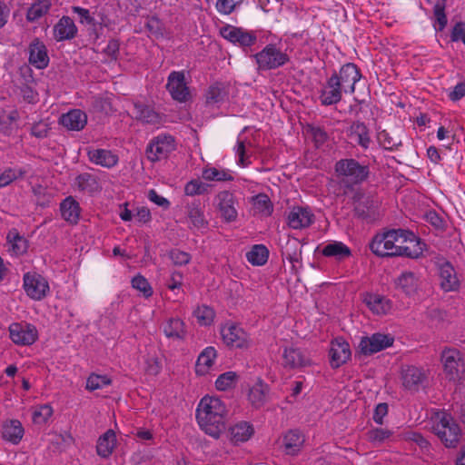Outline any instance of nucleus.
<instances>
[{
  "instance_id": "nucleus-54",
  "label": "nucleus",
  "mask_w": 465,
  "mask_h": 465,
  "mask_svg": "<svg viewBox=\"0 0 465 465\" xmlns=\"http://www.w3.org/2000/svg\"><path fill=\"white\" fill-rule=\"evenodd\" d=\"M12 232L8 233L7 239L12 243V249L15 254H23L27 249V241L20 236L17 232L14 233L12 238Z\"/></svg>"
},
{
  "instance_id": "nucleus-6",
  "label": "nucleus",
  "mask_w": 465,
  "mask_h": 465,
  "mask_svg": "<svg viewBox=\"0 0 465 465\" xmlns=\"http://www.w3.org/2000/svg\"><path fill=\"white\" fill-rule=\"evenodd\" d=\"M435 434L448 448H454L460 441V429L451 417L444 416L434 427Z\"/></svg>"
},
{
  "instance_id": "nucleus-25",
  "label": "nucleus",
  "mask_w": 465,
  "mask_h": 465,
  "mask_svg": "<svg viewBox=\"0 0 465 465\" xmlns=\"http://www.w3.org/2000/svg\"><path fill=\"white\" fill-rule=\"evenodd\" d=\"M59 123L68 130L80 131L85 126L87 116L83 111L74 109L64 114Z\"/></svg>"
},
{
  "instance_id": "nucleus-2",
  "label": "nucleus",
  "mask_w": 465,
  "mask_h": 465,
  "mask_svg": "<svg viewBox=\"0 0 465 465\" xmlns=\"http://www.w3.org/2000/svg\"><path fill=\"white\" fill-rule=\"evenodd\" d=\"M335 172L341 182L347 186L360 184L367 180L370 174L368 165L361 164L353 158L341 159L335 163Z\"/></svg>"
},
{
  "instance_id": "nucleus-37",
  "label": "nucleus",
  "mask_w": 465,
  "mask_h": 465,
  "mask_svg": "<svg viewBox=\"0 0 465 465\" xmlns=\"http://www.w3.org/2000/svg\"><path fill=\"white\" fill-rule=\"evenodd\" d=\"M282 256L283 259L288 260L292 264V272H298L297 263L301 262V251L298 250L297 240H289L286 246L282 249Z\"/></svg>"
},
{
  "instance_id": "nucleus-59",
  "label": "nucleus",
  "mask_w": 465,
  "mask_h": 465,
  "mask_svg": "<svg viewBox=\"0 0 465 465\" xmlns=\"http://www.w3.org/2000/svg\"><path fill=\"white\" fill-rule=\"evenodd\" d=\"M17 119V112L13 111L9 114L3 116L0 121V132L5 135H10L13 132V123Z\"/></svg>"
},
{
  "instance_id": "nucleus-48",
  "label": "nucleus",
  "mask_w": 465,
  "mask_h": 465,
  "mask_svg": "<svg viewBox=\"0 0 465 465\" xmlns=\"http://www.w3.org/2000/svg\"><path fill=\"white\" fill-rule=\"evenodd\" d=\"M391 434V431L389 430L375 428L367 431L366 438L370 442L381 444L385 440L389 439Z\"/></svg>"
},
{
  "instance_id": "nucleus-57",
  "label": "nucleus",
  "mask_w": 465,
  "mask_h": 465,
  "mask_svg": "<svg viewBox=\"0 0 465 465\" xmlns=\"http://www.w3.org/2000/svg\"><path fill=\"white\" fill-rule=\"evenodd\" d=\"M110 383L111 380L106 376L92 374L87 379L86 389L89 391H94L103 388L104 386L109 385Z\"/></svg>"
},
{
  "instance_id": "nucleus-47",
  "label": "nucleus",
  "mask_w": 465,
  "mask_h": 465,
  "mask_svg": "<svg viewBox=\"0 0 465 465\" xmlns=\"http://www.w3.org/2000/svg\"><path fill=\"white\" fill-rule=\"evenodd\" d=\"M51 130L48 119H42L34 123L30 127V134L37 139H44L48 136Z\"/></svg>"
},
{
  "instance_id": "nucleus-15",
  "label": "nucleus",
  "mask_w": 465,
  "mask_h": 465,
  "mask_svg": "<svg viewBox=\"0 0 465 465\" xmlns=\"http://www.w3.org/2000/svg\"><path fill=\"white\" fill-rule=\"evenodd\" d=\"M166 88L173 99L178 102H186L190 96L183 72H172L168 76Z\"/></svg>"
},
{
  "instance_id": "nucleus-44",
  "label": "nucleus",
  "mask_w": 465,
  "mask_h": 465,
  "mask_svg": "<svg viewBox=\"0 0 465 465\" xmlns=\"http://www.w3.org/2000/svg\"><path fill=\"white\" fill-rule=\"evenodd\" d=\"M183 322L180 319H170L164 326V333L169 338L183 339L184 336Z\"/></svg>"
},
{
  "instance_id": "nucleus-58",
  "label": "nucleus",
  "mask_w": 465,
  "mask_h": 465,
  "mask_svg": "<svg viewBox=\"0 0 465 465\" xmlns=\"http://www.w3.org/2000/svg\"><path fill=\"white\" fill-rule=\"evenodd\" d=\"M78 188L82 191H91L96 184V180L94 175L88 173L79 174L75 179Z\"/></svg>"
},
{
  "instance_id": "nucleus-52",
  "label": "nucleus",
  "mask_w": 465,
  "mask_h": 465,
  "mask_svg": "<svg viewBox=\"0 0 465 465\" xmlns=\"http://www.w3.org/2000/svg\"><path fill=\"white\" fill-rule=\"evenodd\" d=\"M237 379V374L233 371H227L221 374L216 381L215 386L219 391H226L231 388Z\"/></svg>"
},
{
  "instance_id": "nucleus-11",
  "label": "nucleus",
  "mask_w": 465,
  "mask_h": 465,
  "mask_svg": "<svg viewBox=\"0 0 465 465\" xmlns=\"http://www.w3.org/2000/svg\"><path fill=\"white\" fill-rule=\"evenodd\" d=\"M220 34L224 39L243 48L253 45L257 41L254 34L230 25L223 26Z\"/></svg>"
},
{
  "instance_id": "nucleus-20",
  "label": "nucleus",
  "mask_w": 465,
  "mask_h": 465,
  "mask_svg": "<svg viewBox=\"0 0 465 465\" xmlns=\"http://www.w3.org/2000/svg\"><path fill=\"white\" fill-rule=\"evenodd\" d=\"M29 63L38 69L48 66L49 57L46 46L38 38L34 39L29 45Z\"/></svg>"
},
{
  "instance_id": "nucleus-64",
  "label": "nucleus",
  "mask_w": 465,
  "mask_h": 465,
  "mask_svg": "<svg viewBox=\"0 0 465 465\" xmlns=\"http://www.w3.org/2000/svg\"><path fill=\"white\" fill-rule=\"evenodd\" d=\"M237 3V0H218L216 8L219 12L229 15L233 11Z\"/></svg>"
},
{
  "instance_id": "nucleus-10",
  "label": "nucleus",
  "mask_w": 465,
  "mask_h": 465,
  "mask_svg": "<svg viewBox=\"0 0 465 465\" xmlns=\"http://www.w3.org/2000/svg\"><path fill=\"white\" fill-rule=\"evenodd\" d=\"M401 380L403 387L412 392H417L420 388L425 387L428 381L426 371L417 366H406L401 371Z\"/></svg>"
},
{
  "instance_id": "nucleus-23",
  "label": "nucleus",
  "mask_w": 465,
  "mask_h": 465,
  "mask_svg": "<svg viewBox=\"0 0 465 465\" xmlns=\"http://www.w3.org/2000/svg\"><path fill=\"white\" fill-rule=\"evenodd\" d=\"M313 222V214L306 208L293 207L288 215V224L292 229H302Z\"/></svg>"
},
{
  "instance_id": "nucleus-51",
  "label": "nucleus",
  "mask_w": 465,
  "mask_h": 465,
  "mask_svg": "<svg viewBox=\"0 0 465 465\" xmlns=\"http://www.w3.org/2000/svg\"><path fill=\"white\" fill-rule=\"evenodd\" d=\"M446 2L447 0H437L434 7H433V13L434 16L436 18V21L439 24V30L442 31L444 27L447 25V16L445 14V8H446Z\"/></svg>"
},
{
  "instance_id": "nucleus-33",
  "label": "nucleus",
  "mask_w": 465,
  "mask_h": 465,
  "mask_svg": "<svg viewBox=\"0 0 465 465\" xmlns=\"http://www.w3.org/2000/svg\"><path fill=\"white\" fill-rule=\"evenodd\" d=\"M134 107L136 120L151 124L159 123V114L151 106L143 103H135Z\"/></svg>"
},
{
  "instance_id": "nucleus-30",
  "label": "nucleus",
  "mask_w": 465,
  "mask_h": 465,
  "mask_svg": "<svg viewBox=\"0 0 465 465\" xmlns=\"http://www.w3.org/2000/svg\"><path fill=\"white\" fill-rule=\"evenodd\" d=\"M115 444V432L113 430H108L98 439L96 445L97 454L102 458H108L112 454Z\"/></svg>"
},
{
  "instance_id": "nucleus-43",
  "label": "nucleus",
  "mask_w": 465,
  "mask_h": 465,
  "mask_svg": "<svg viewBox=\"0 0 465 465\" xmlns=\"http://www.w3.org/2000/svg\"><path fill=\"white\" fill-rule=\"evenodd\" d=\"M267 392V385L260 381L250 389L249 400L253 406L260 407L264 403Z\"/></svg>"
},
{
  "instance_id": "nucleus-31",
  "label": "nucleus",
  "mask_w": 465,
  "mask_h": 465,
  "mask_svg": "<svg viewBox=\"0 0 465 465\" xmlns=\"http://www.w3.org/2000/svg\"><path fill=\"white\" fill-rule=\"evenodd\" d=\"M367 306L376 314H386L391 309V302L380 294H369L365 298Z\"/></svg>"
},
{
  "instance_id": "nucleus-50",
  "label": "nucleus",
  "mask_w": 465,
  "mask_h": 465,
  "mask_svg": "<svg viewBox=\"0 0 465 465\" xmlns=\"http://www.w3.org/2000/svg\"><path fill=\"white\" fill-rule=\"evenodd\" d=\"M133 288L138 290L145 298L153 295V289L148 281L141 274H137L132 280Z\"/></svg>"
},
{
  "instance_id": "nucleus-24",
  "label": "nucleus",
  "mask_w": 465,
  "mask_h": 465,
  "mask_svg": "<svg viewBox=\"0 0 465 465\" xmlns=\"http://www.w3.org/2000/svg\"><path fill=\"white\" fill-rule=\"evenodd\" d=\"M24 433V427L18 420H7L2 424V438L15 445L21 441Z\"/></svg>"
},
{
  "instance_id": "nucleus-16",
  "label": "nucleus",
  "mask_w": 465,
  "mask_h": 465,
  "mask_svg": "<svg viewBox=\"0 0 465 465\" xmlns=\"http://www.w3.org/2000/svg\"><path fill=\"white\" fill-rule=\"evenodd\" d=\"M361 76L360 70L356 64L348 63L340 69L339 74H337V80L340 84L339 85L345 93H353L355 84L360 80Z\"/></svg>"
},
{
  "instance_id": "nucleus-39",
  "label": "nucleus",
  "mask_w": 465,
  "mask_h": 465,
  "mask_svg": "<svg viewBox=\"0 0 465 465\" xmlns=\"http://www.w3.org/2000/svg\"><path fill=\"white\" fill-rule=\"evenodd\" d=\"M396 285L408 296L414 294L418 287L417 279L411 272L401 273L396 280Z\"/></svg>"
},
{
  "instance_id": "nucleus-41",
  "label": "nucleus",
  "mask_w": 465,
  "mask_h": 465,
  "mask_svg": "<svg viewBox=\"0 0 465 465\" xmlns=\"http://www.w3.org/2000/svg\"><path fill=\"white\" fill-rule=\"evenodd\" d=\"M269 257L268 249L262 244L254 245L251 251L246 253V258L252 265L261 266L267 262Z\"/></svg>"
},
{
  "instance_id": "nucleus-35",
  "label": "nucleus",
  "mask_w": 465,
  "mask_h": 465,
  "mask_svg": "<svg viewBox=\"0 0 465 465\" xmlns=\"http://www.w3.org/2000/svg\"><path fill=\"white\" fill-rule=\"evenodd\" d=\"M350 138L363 148H367L370 143L368 128L363 123L354 122L350 129Z\"/></svg>"
},
{
  "instance_id": "nucleus-14",
  "label": "nucleus",
  "mask_w": 465,
  "mask_h": 465,
  "mask_svg": "<svg viewBox=\"0 0 465 465\" xmlns=\"http://www.w3.org/2000/svg\"><path fill=\"white\" fill-rule=\"evenodd\" d=\"M9 332L11 340L18 345H31L37 340V330L29 323L14 322Z\"/></svg>"
},
{
  "instance_id": "nucleus-38",
  "label": "nucleus",
  "mask_w": 465,
  "mask_h": 465,
  "mask_svg": "<svg viewBox=\"0 0 465 465\" xmlns=\"http://www.w3.org/2000/svg\"><path fill=\"white\" fill-rule=\"evenodd\" d=\"M215 358L216 351L213 347H207L204 349L198 357L196 362V373L204 375L213 365Z\"/></svg>"
},
{
  "instance_id": "nucleus-18",
  "label": "nucleus",
  "mask_w": 465,
  "mask_h": 465,
  "mask_svg": "<svg viewBox=\"0 0 465 465\" xmlns=\"http://www.w3.org/2000/svg\"><path fill=\"white\" fill-rule=\"evenodd\" d=\"M217 209L223 219L231 223L236 220L237 211L234 207V198L228 191L220 192L215 197Z\"/></svg>"
},
{
  "instance_id": "nucleus-42",
  "label": "nucleus",
  "mask_w": 465,
  "mask_h": 465,
  "mask_svg": "<svg viewBox=\"0 0 465 465\" xmlns=\"http://www.w3.org/2000/svg\"><path fill=\"white\" fill-rule=\"evenodd\" d=\"M51 0H36L26 13V19L35 22L45 15L51 7Z\"/></svg>"
},
{
  "instance_id": "nucleus-29",
  "label": "nucleus",
  "mask_w": 465,
  "mask_h": 465,
  "mask_svg": "<svg viewBox=\"0 0 465 465\" xmlns=\"http://www.w3.org/2000/svg\"><path fill=\"white\" fill-rule=\"evenodd\" d=\"M60 212L66 222L72 224L77 223L80 216V206L72 196H68L61 203Z\"/></svg>"
},
{
  "instance_id": "nucleus-7",
  "label": "nucleus",
  "mask_w": 465,
  "mask_h": 465,
  "mask_svg": "<svg viewBox=\"0 0 465 465\" xmlns=\"http://www.w3.org/2000/svg\"><path fill=\"white\" fill-rule=\"evenodd\" d=\"M23 280L25 292L31 299L41 301L47 295L49 284L41 274L35 272H28L24 274Z\"/></svg>"
},
{
  "instance_id": "nucleus-56",
  "label": "nucleus",
  "mask_w": 465,
  "mask_h": 465,
  "mask_svg": "<svg viewBox=\"0 0 465 465\" xmlns=\"http://www.w3.org/2000/svg\"><path fill=\"white\" fill-rule=\"evenodd\" d=\"M378 139L386 150H393L401 144V139L391 136L388 132L382 131L379 134Z\"/></svg>"
},
{
  "instance_id": "nucleus-21",
  "label": "nucleus",
  "mask_w": 465,
  "mask_h": 465,
  "mask_svg": "<svg viewBox=\"0 0 465 465\" xmlns=\"http://www.w3.org/2000/svg\"><path fill=\"white\" fill-rule=\"evenodd\" d=\"M337 74L334 73L327 81L326 86L322 90L320 99L323 105H331L341 99L342 88L339 85Z\"/></svg>"
},
{
  "instance_id": "nucleus-46",
  "label": "nucleus",
  "mask_w": 465,
  "mask_h": 465,
  "mask_svg": "<svg viewBox=\"0 0 465 465\" xmlns=\"http://www.w3.org/2000/svg\"><path fill=\"white\" fill-rule=\"evenodd\" d=\"M193 315L197 319L198 323L203 326L212 324L214 319V311L209 306L198 307L194 312Z\"/></svg>"
},
{
  "instance_id": "nucleus-63",
  "label": "nucleus",
  "mask_w": 465,
  "mask_h": 465,
  "mask_svg": "<svg viewBox=\"0 0 465 465\" xmlns=\"http://www.w3.org/2000/svg\"><path fill=\"white\" fill-rule=\"evenodd\" d=\"M310 130L316 145L323 144L327 141L328 134L322 128L311 126Z\"/></svg>"
},
{
  "instance_id": "nucleus-19",
  "label": "nucleus",
  "mask_w": 465,
  "mask_h": 465,
  "mask_svg": "<svg viewBox=\"0 0 465 465\" xmlns=\"http://www.w3.org/2000/svg\"><path fill=\"white\" fill-rule=\"evenodd\" d=\"M221 333L223 340L227 346L232 348L247 347V334L239 326L231 325L229 327H223Z\"/></svg>"
},
{
  "instance_id": "nucleus-12",
  "label": "nucleus",
  "mask_w": 465,
  "mask_h": 465,
  "mask_svg": "<svg viewBox=\"0 0 465 465\" xmlns=\"http://www.w3.org/2000/svg\"><path fill=\"white\" fill-rule=\"evenodd\" d=\"M174 149V139L171 135L157 136L147 147V158L151 162H156L166 158Z\"/></svg>"
},
{
  "instance_id": "nucleus-36",
  "label": "nucleus",
  "mask_w": 465,
  "mask_h": 465,
  "mask_svg": "<svg viewBox=\"0 0 465 465\" xmlns=\"http://www.w3.org/2000/svg\"><path fill=\"white\" fill-rule=\"evenodd\" d=\"M322 253L326 257H334L341 261L351 255L350 248L341 242H332L328 243L322 250Z\"/></svg>"
},
{
  "instance_id": "nucleus-4",
  "label": "nucleus",
  "mask_w": 465,
  "mask_h": 465,
  "mask_svg": "<svg viewBox=\"0 0 465 465\" xmlns=\"http://www.w3.org/2000/svg\"><path fill=\"white\" fill-rule=\"evenodd\" d=\"M254 58L260 70L275 69L289 61L288 54L273 45H266L261 52L254 54Z\"/></svg>"
},
{
  "instance_id": "nucleus-34",
  "label": "nucleus",
  "mask_w": 465,
  "mask_h": 465,
  "mask_svg": "<svg viewBox=\"0 0 465 465\" xmlns=\"http://www.w3.org/2000/svg\"><path fill=\"white\" fill-rule=\"evenodd\" d=\"M186 208L187 216L193 227L201 229L207 226L208 223L204 218L200 201H193L188 203Z\"/></svg>"
},
{
  "instance_id": "nucleus-45",
  "label": "nucleus",
  "mask_w": 465,
  "mask_h": 465,
  "mask_svg": "<svg viewBox=\"0 0 465 465\" xmlns=\"http://www.w3.org/2000/svg\"><path fill=\"white\" fill-rule=\"evenodd\" d=\"M203 178L207 181H232L233 177L224 170H218L214 167L206 168L203 171Z\"/></svg>"
},
{
  "instance_id": "nucleus-62",
  "label": "nucleus",
  "mask_w": 465,
  "mask_h": 465,
  "mask_svg": "<svg viewBox=\"0 0 465 465\" xmlns=\"http://www.w3.org/2000/svg\"><path fill=\"white\" fill-rule=\"evenodd\" d=\"M255 204L261 208L263 212H266L268 214H270L272 211V204L271 200L266 194H258L255 197Z\"/></svg>"
},
{
  "instance_id": "nucleus-53",
  "label": "nucleus",
  "mask_w": 465,
  "mask_h": 465,
  "mask_svg": "<svg viewBox=\"0 0 465 465\" xmlns=\"http://www.w3.org/2000/svg\"><path fill=\"white\" fill-rule=\"evenodd\" d=\"M52 414L53 409L50 405H42L34 411L33 421L35 424H45Z\"/></svg>"
},
{
  "instance_id": "nucleus-17",
  "label": "nucleus",
  "mask_w": 465,
  "mask_h": 465,
  "mask_svg": "<svg viewBox=\"0 0 465 465\" xmlns=\"http://www.w3.org/2000/svg\"><path fill=\"white\" fill-rule=\"evenodd\" d=\"M349 343L342 338H337L331 343L329 351L330 363L333 369H337L344 364L351 357Z\"/></svg>"
},
{
  "instance_id": "nucleus-40",
  "label": "nucleus",
  "mask_w": 465,
  "mask_h": 465,
  "mask_svg": "<svg viewBox=\"0 0 465 465\" xmlns=\"http://www.w3.org/2000/svg\"><path fill=\"white\" fill-rule=\"evenodd\" d=\"M284 363L291 368H298L305 366L308 360L299 349H285L283 353Z\"/></svg>"
},
{
  "instance_id": "nucleus-13",
  "label": "nucleus",
  "mask_w": 465,
  "mask_h": 465,
  "mask_svg": "<svg viewBox=\"0 0 465 465\" xmlns=\"http://www.w3.org/2000/svg\"><path fill=\"white\" fill-rule=\"evenodd\" d=\"M440 279V288L448 292H455L460 288V281L453 265L445 259H439L436 262Z\"/></svg>"
},
{
  "instance_id": "nucleus-26",
  "label": "nucleus",
  "mask_w": 465,
  "mask_h": 465,
  "mask_svg": "<svg viewBox=\"0 0 465 465\" xmlns=\"http://www.w3.org/2000/svg\"><path fill=\"white\" fill-rule=\"evenodd\" d=\"M304 436L298 430H289L282 439V445L288 455H296L300 452L303 443Z\"/></svg>"
},
{
  "instance_id": "nucleus-1",
  "label": "nucleus",
  "mask_w": 465,
  "mask_h": 465,
  "mask_svg": "<svg viewBox=\"0 0 465 465\" xmlns=\"http://www.w3.org/2000/svg\"><path fill=\"white\" fill-rule=\"evenodd\" d=\"M227 410L224 403L215 397H203L196 410L200 428L208 435L218 439L226 429Z\"/></svg>"
},
{
  "instance_id": "nucleus-60",
  "label": "nucleus",
  "mask_w": 465,
  "mask_h": 465,
  "mask_svg": "<svg viewBox=\"0 0 465 465\" xmlns=\"http://www.w3.org/2000/svg\"><path fill=\"white\" fill-rule=\"evenodd\" d=\"M169 257L175 265H185L191 260V255L188 252L180 250H172L169 252Z\"/></svg>"
},
{
  "instance_id": "nucleus-22",
  "label": "nucleus",
  "mask_w": 465,
  "mask_h": 465,
  "mask_svg": "<svg viewBox=\"0 0 465 465\" xmlns=\"http://www.w3.org/2000/svg\"><path fill=\"white\" fill-rule=\"evenodd\" d=\"M53 32L54 39L62 42L74 39L77 35V27L71 17L64 15L54 25Z\"/></svg>"
},
{
  "instance_id": "nucleus-5",
  "label": "nucleus",
  "mask_w": 465,
  "mask_h": 465,
  "mask_svg": "<svg viewBox=\"0 0 465 465\" xmlns=\"http://www.w3.org/2000/svg\"><path fill=\"white\" fill-rule=\"evenodd\" d=\"M444 371L450 380H457L464 371V361L461 352L455 348L446 347L440 354Z\"/></svg>"
},
{
  "instance_id": "nucleus-32",
  "label": "nucleus",
  "mask_w": 465,
  "mask_h": 465,
  "mask_svg": "<svg viewBox=\"0 0 465 465\" xmlns=\"http://www.w3.org/2000/svg\"><path fill=\"white\" fill-rule=\"evenodd\" d=\"M230 439L234 444L247 441L253 434V428L245 421L239 422L230 427Z\"/></svg>"
},
{
  "instance_id": "nucleus-8",
  "label": "nucleus",
  "mask_w": 465,
  "mask_h": 465,
  "mask_svg": "<svg viewBox=\"0 0 465 465\" xmlns=\"http://www.w3.org/2000/svg\"><path fill=\"white\" fill-rule=\"evenodd\" d=\"M394 338L390 334L377 332L371 336H364L359 343L360 353L369 356L392 346Z\"/></svg>"
},
{
  "instance_id": "nucleus-49",
  "label": "nucleus",
  "mask_w": 465,
  "mask_h": 465,
  "mask_svg": "<svg viewBox=\"0 0 465 465\" xmlns=\"http://www.w3.org/2000/svg\"><path fill=\"white\" fill-rule=\"evenodd\" d=\"M209 185L203 183L199 179H193L188 182L184 186L186 195L193 196L203 194L207 192Z\"/></svg>"
},
{
  "instance_id": "nucleus-28",
  "label": "nucleus",
  "mask_w": 465,
  "mask_h": 465,
  "mask_svg": "<svg viewBox=\"0 0 465 465\" xmlns=\"http://www.w3.org/2000/svg\"><path fill=\"white\" fill-rule=\"evenodd\" d=\"M89 160L95 163L107 168L114 166L118 163L117 155L114 154L111 151L105 149H94L89 150Z\"/></svg>"
},
{
  "instance_id": "nucleus-9",
  "label": "nucleus",
  "mask_w": 465,
  "mask_h": 465,
  "mask_svg": "<svg viewBox=\"0 0 465 465\" xmlns=\"http://www.w3.org/2000/svg\"><path fill=\"white\" fill-rule=\"evenodd\" d=\"M395 235L391 230L376 234L370 242L371 251L379 257L396 256L398 244L393 242Z\"/></svg>"
},
{
  "instance_id": "nucleus-61",
  "label": "nucleus",
  "mask_w": 465,
  "mask_h": 465,
  "mask_svg": "<svg viewBox=\"0 0 465 465\" xmlns=\"http://www.w3.org/2000/svg\"><path fill=\"white\" fill-rule=\"evenodd\" d=\"M391 232H395V240H393L394 244L398 245H405L410 238L414 239V233L409 230L403 229H393Z\"/></svg>"
},
{
  "instance_id": "nucleus-55",
  "label": "nucleus",
  "mask_w": 465,
  "mask_h": 465,
  "mask_svg": "<svg viewBox=\"0 0 465 465\" xmlns=\"http://www.w3.org/2000/svg\"><path fill=\"white\" fill-rule=\"evenodd\" d=\"M25 173L22 169H6L3 173L0 174V187L9 185L13 181L19 177H23Z\"/></svg>"
},
{
  "instance_id": "nucleus-27",
  "label": "nucleus",
  "mask_w": 465,
  "mask_h": 465,
  "mask_svg": "<svg viewBox=\"0 0 465 465\" xmlns=\"http://www.w3.org/2000/svg\"><path fill=\"white\" fill-rule=\"evenodd\" d=\"M426 244L414 234V239L410 238L405 245H397L396 256H406L409 258H419Z\"/></svg>"
},
{
  "instance_id": "nucleus-3",
  "label": "nucleus",
  "mask_w": 465,
  "mask_h": 465,
  "mask_svg": "<svg viewBox=\"0 0 465 465\" xmlns=\"http://www.w3.org/2000/svg\"><path fill=\"white\" fill-rule=\"evenodd\" d=\"M354 213L358 218L373 222L380 216L379 208L381 201L378 197L371 194L357 193L353 196Z\"/></svg>"
}]
</instances>
